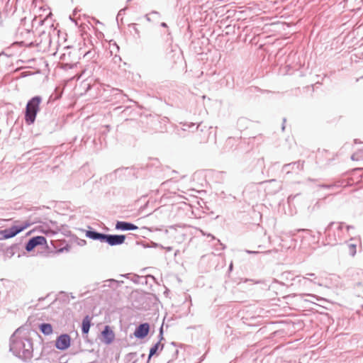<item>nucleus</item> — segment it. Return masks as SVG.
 <instances>
[{"instance_id":"nucleus-9","label":"nucleus","mask_w":363,"mask_h":363,"mask_svg":"<svg viewBox=\"0 0 363 363\" xmlns=\"http://www.w3.org/2000/svg\"><path fill=\"white\" fill-rule=\"evenodd\" d=\"M116 228L122 230H137L138 226L126 222L118 221L116 225Z\"/></svg>"},{"instance_id":"nucleus-4","label":"nucleus","mask_w":363,"mask_h":363,"mask_svg":"<svg viewBox=\"0 0 363 363\" xmlns=\"http://www.w3.org/2000/svg\"><path fill=\"white\" fill-rule=\"evenodd\" d=\"M71 338L69 335L63 334L60 335L55 341V347L60 350H65L70 346Z\"/></svg>"},{"instance_id":"nucleus-13","label":"nucleus","mask_w":363,"mask_h":363,"mask_svg":"<svg viewBox=\"0 0 363 363\" xmlns=\"http://www.w3.org/2000/svg\"><path fill=\"white\" fill-rule=\"evenodd\" d=\"M164 348V344L160 341L157 342L153 347L150 348L149 358L157 354L158 351H162Z\"/></svg>"},{"instance_id":"nucleus-15","label":"nucleus","mask_w":363,"mask_h":363,"mask_svg":"<svg viewBox=\"0 0 363 363\" xmlns=\"http://www.w3.org/2000/svg\"><path fill=\"white\" fill-rule=\"evenodd\" d=\"M347 248L349 255L354 257L357 252V245L355 244H349Z\"/></svg>"},{"instance_id":"nucleus-16","label":"nucleus","mask_w":363,"mask_h":363,"mask_svg":"<svg viewBox=\"0 0 363 363\" xmlns=\"http://www.w3.org/2000/svg\"><path fill=\"white\" fill-rule=\"evenodd\" d=\"M26 340L28 342V348L26 350L28 351V350H30V349H32L33 343L30 338L26 339Z\"/></svg>"},{"instance_id":"nucleus-3","label":"nucleus","mask_w":363,"mask_h":363,"mask_svg":"<svg viewBox=\"0 0 363 363\" xmlns=\"http://www.w3.org/2000/svg\"><path fill=\"white\" fill-rule=\"evenodd\" d=\"M30 226V223L26 222L21 226H13L9 229L0 231V235H3L5 239L11 238L16 235L18 233L26 229Z\"/></svg>"},{"instance_id":"nucleus-2","label":"nucleus","mask_w":363,"mask_h":363,"mask_svg":"<svg viewBox=\"0 0 363 363\" xmlns=\"http://www.w3.org/2000/svg\"><path fill=\"white\" fill-rule=\"evenodd\" d=\"M164 55L166 60L172 65L180 62L184 59L182 51L172 41L164 48Z\"/></svg>"},{"instance_id":"nucleus-12","label":"nucleus","mask_w":363,"mask_h":363,"mask_svg":"<svg viewBox=\"0 0 363 363\" xmlns=\"http://www.w3.org/2000/svg\"><path fill=\"white\" fill-rule=\"evenodd\" d=\"M40 331L45 335H50L52 333L53 329L50 323H43L40 325Z\"/></svg>"},{"instance_id":"nucleus-17","label":"nucleus","mask_w":363,"mask_h":363,"mask_svg":"<svg viewBox=\"0 0 363 363\" xmlns=\"http://www.w3.org/2000/svg\"><path fill=\"white\" fill-rule=\"evenodd\" d=\"M310 277L314 276V274H308Z\"/></svg>"},{"instance_id":"nucleus-8","label":"nucleus","mask_w":363,"mask_h":363,"mask_svg":"<svg viewBox=\"0 0 363 363\" xmlns=\"http://www.w3.org/2000/svg\"><path fill=\"white\" fill-rule=\"evenodd\" d=\"M101 335L103 342L107 345L111 344L115 338V334L108 325L105 326L104 330L101 332Z\"/></svg>"},{"instance_id":"nucleus-10","label":"nucleus","mask_w":363,"mask_h":363,"mask_svg":"<svg viewBox=\"0 0 363 363\" xmlns=\"http://www.w3.org/2000/svg\"><path fill=\"white\" fill-rule=\"evenodd\" d=\"M86 235L94 240H100L101 241H105L106 235L94 231H87Z\"/></svg>"},{"instance_id":"nucleus-11","label":"nucleus","mask_w":363,"mask_h":363,"mask_svg":"<svg viewBox=\"0 0 363 363\" xmlns=\"http://www.w3.org/2000/svg\"><path fill=\"white\" fill-rule=\"evenodd\" d=\"M91 326V318L86 315L82 320V330L83 333L87 334Z\"/></svg>"},{"instance_id":"nucleus-5","label":"nucleus","mask_w":363,"mask_h":363,"mask_svg":"<svg viewBox=\"0 0 363 363\" xmlns=\"http://www.w3.org/2000/svg\"><path fill=\"white\" fill-rule=\"evenodd\" d=\"M46 242V239L43 236H36L30 239L26 246L27 251L33 250L36 246L44 245Z\"/></svg>"},{"instance_id":"nucleus-1","label":"nucleus","mask_w":363,"mask_h":363,"mask_svg":"<svg viewBox=\"0 0 363 363\" xmlns=\"http://www.w3.org/2000/svg\"><path fill=\"white\" fill-rule=\"evenodd\" d=\"M41 101L42 99L38 96H34L28 101L25 113V121L27 124L30 125L34 123Z\"/></svg>"},{"instance_id":"nucleus-14","label":"nucleus","mask_w":363,"mask_h":363,"mask_svg":"<svg viewBox=\"0 0 363 363\" xmlns=\"http://www.w3.org/2000/svg\"><path fill=\"white\" fill-rule=\"evenodd\" d=\"M353 160H363V143L362 146L357 149V152L352 156Z\"/></svg>"},{"instance_id":"nucleus-6","label":"nucleus","mask_w":363,"mask_h":363,"mask_svg":"<svg viewBox=\"0 0 363 363\" xmlns=\"http://www.w3.org/2000/svg\"><path fill=\"white\" fill-rule=\"evenodd\" d=\"M125 239V236L122 235H106L105 242H107L110 245H117L123 244Z\"/></svg>"},{"instance_id":"nucleus-7","label":"nucleus","mask_w":363,"mask_h":363,"mask_svg":"<svg viewBox=\"0 0 363 363\" xmlns=\"http://www.w3.org/2000/svg\"><path fill=\"white\" fill-rule=\"evenodd\" d=\"M150 331V325L148 323L140 324L135 330L134 335L138 338H144Z\"/></svg>"}]
</instances>
